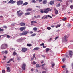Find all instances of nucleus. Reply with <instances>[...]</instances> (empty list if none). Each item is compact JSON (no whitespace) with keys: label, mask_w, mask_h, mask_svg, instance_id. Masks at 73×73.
<instances>
[{"label":"nucleus","mask_w":73,"mask_h":73,"mask_svg":"<svg viewBox=\"0 0 73 73\" xmlns=\"http://www.w3.org/2000/svg\"><path fill=\"white\" fill-rule=\"evenodd\" d=\"M69 56L70 57H72L73 56V52L71 51H69Z\"/></svg>","instance_id":"9d476101"},{"label":"nucleus","mask_w":73,"mask_h":73,"mask_svg":"<svg viewBox=\"0 0 73 73\" xmlns=\"http://www.w3.org/2000/svg\"><path fill=\"white\" fill-rule=\"evenodd\" d=\"M25 66H26V64L25 63H23L22 64V69L25 70Z\"/></svg>","instance_id":"6e6552de"},{"label":"nucleus","mask_w":73,"mask_h":73,"mask_svg":"<svg viewBox=\"0 0 73 73\" xmlns=\"http://www.w3.org/2000/svg\"><path fill=\"white\" fill-rule=\"evenodd\" d=\"M33 33V32H32V31H31V32H30V33L31 34H32V33Z\"/></svg>","instance_id":"e2e57ef3"},{"label":"nucleus","mask_w":73,"mask_h":73,"mask_svg":"<svg viewBox=\"0 0 73 73\" xmlns=\"http://www.w3.org/2000/svg\"><path fill=\"white\" fill-rule=\"evenodd\" d=\"M4 28H7V27L6 26H4Z\"/></svg>","instance_id":"6e6d98bb"},{"label":"nucleus","mask_w":73,"mask_h":73,"mask_svg":"<svg viewBox=\"0 0 73 73\" xmlns=\"http://www.w3.org/2000/svg\"><path fill=\"white\" fill-rule=\"evenodd\" d=\"M60 5H61V4H60V3H59L56 5V7H60Z\"/></svg>","instance_id":"72a5a7b5"},{"label":"nucleus","mask_w":73,"mask_h":73,"mask_svg":"<svg viewBox=\"0 0 73 73\" xmlns=\"http://www.w3.org/2000/svg\"><path fill=\"white\" fill-rule=\"evenodd\" d=\"M48 17H50V18H52V16H51L48 15Z\"/></svg>","instance_id":"09e8293b"},{"label":"nucleus","mask_w":73,"mask_h":73,"mask_svg":"<svg viewBox=\"0 0 73 73\" xmlns=\"http://www.w3.org/2000/svg\"><path fill=\"white\" fill-rule=\"evenodd\" d=\"M27 50V48H23L21 50L22 52H26Z\"/></svg>","instance_id":"1a4fd4ad"},{"label":"nucleus","mask_w":73,"mask_h":73,"mask_svg":"<svg viewBox=\"0 0 73 73\" xmlns=\"http://www.w3.org/2000/svg\"><path fill=\"white\" fill-rule=\"evenodd\" d=\"M36 68H38V67H40V66H39V64H36Z\"/></svg>","instance_id":"4be33fe9"},{"label":"nucleus","mask_w":73,"mask_h":73,"mask_svg":"<svg viewBox=\"0 0 73 73\" xmlns=\"http://www.w3.org/2000/svg\"><path fill=\"white\" fill-rule=\"evenodd\" d=\"M26 38H19L18 39L17 41V42H21L22 41H23V40H25Z\"/></svg>","instance_id":"39448f33"},{"label":"nucleus","mask_w":73,"mask_h":73,"mask_svg":"<svg viewBox=\"0 0 73 73\" xmlns=\"http://www.w3.org/2000/svg\"><path fill=\"white\" fill-rule=\"evenodd\" d=\"M13 58H11L10 59V61H13Z\"/></svg>","instance_id":"603ef678"},{"label":"nucleus","mask_w":73,"mask_h":73,"mask_svg":"<svg viewBox=\"0 0 73 73\" xmlns=\"http://www.w3.org/2000/svg\"><path fill=\"white\" fill-rule=\"evenodd\" d=\"M58 10H56L55 11L56 15H57V14H58Z\"/></svg>","instance_id":"c756f323"},{"label":"nucleus","mask_w":73,"mask_h":73,"mask_svg":"<svg viewBox=\"0 0 73 73\" xmlns=\"http://www.w3.org/2000/svg\"><path fill=\"white\" fill-rule=\"evenodd\" d=\"M72 68H73V63L72 64Z\"/></svg>","instance_id":"774afa93"},{"label":"nucleus","mask_w":73,"mask_h":73,"mask_svg":"<svg viewBox=\"0 0 73 73\" xmlns=\"http://www.w3.org/2000/svg\"><path fill=\"white\" fill-rule=\"evenodd\" d=\"M36 18H40V16L38 15L37 16Z\"/></svg>","instance_id":"de8ad7c7"},{"label":"nucleus","mask_w":73,"mask_h":73,"mask_svg":"<svg viewBox=\"0 0 73 73\" xmlns=\"http://www.w3.org/2000/svg\"><path fill=\"white\" fill-rule=\"evenodd\" d=\"M0 31L1 32H3L4 31V29H1V28H0Z\"/></svg>","instance_id":"cd10ccee"},{"label":"nucleus","mask_w":73,"mask_h":73,"mask_svg":"<svg viewBox=\"0 0 73 73\" xmlns=\"http://www.w3.org/2000/svg\"><path fill=\"white\" fill-rule=\"evenodd\" d=\"M0 17L1 18H3V16H0Z\"/></svg>","instance_id":"0e129e2a"},{"label":"nucleus","mask_w":73,"mask_h":73,"mask_svg":"<svg viewBox=\"0 0 73 73\" xmlns=\"http://www.w3.org/2000/svg\"><path fill=\"white\" fill-rule=\"evenodd\" d=\"M30 13L31 12H30L26 13L25 14V16H28V15H29Z\"/></svg>","instance_id":"f3484780"},{"label":"nucleus","mask_w":73,"mask_h":73,"mask_svg":"<svg viewBox=\"0 0 73 73\" xmlns=\"http://www.w3.org/2000/svg\"><path fill=\"white\" fill-rule=\"evenodd\" d=\"M66 60V59H65V58H63L62 59V61L63 62H65V61Z\"/></svg>","instance_id":"58836bf2"},{"label":"nucleus","mask_w":73,"mask_h":73,"mask_svg":"<svg viewBox=\"0 0 73 73\" xmlns=\"http://www.w3.org/2000/svg\"><path fill=\"white\" fill-rule=\"evenodd\" d=\"M7 72H9L11 71V69L9 67H8L7 68Z\"/></svg>","instance_id":"4468645a"},{"label":"nucleus","mask_w":73,"mask_h":73,"mask_svg":"<svg viewBox=\"0 0 73 73\" xmlns=\"http://www.w3.org/2000/svg\"><path fill=\"white\" fill-rule=\"evenodd\" d=\"M36 55V54H34L33 55V58H35V56Z\"/></svg>","instance_id":"37998d69"},{"label":"nucleus","mask_w":73,"mask_h":73,"mask_svg":"<svg viewBox=\"0 0 73 73\" xmlns=\"http://www.w3.org/2000/svg\"><path fill=\"white\" fill-rule=\"evenodd\" d=\"M29 32L28 31H23V32L22 33H21L20 35L21 36L27 35L28 33Z\"/></svg>","instance_id":"423d86ee"},{"label":"nucleus","mask_w":73,"mask_h":73,"mask_svg":"<svg viewBox=\"0 0 73 73\" xmlns=\"http://www.w3.org/2000/svg\"><path fill=\"white\" fill-rule=\"evenodd\" d=\"M25 28H26V27H21L20 28V30L21 31H23V30H25Z\"/></svg>","instance_id":"9b49d317"},{"label":"nucleus","mask_w":73,"mask_h":73,"mask_svg":"<svg viewBox=\"0 0 73 73\" xmlns=\"http://www.w3.org/2000/svg\"><path fill=\"white\" fill-rule=\"evenodd\" d=\"M55 65V63H53L52 65V67H53V66H54Z\"/></svg>","instance_id":"ea45409f"},{"label":"nucleus","mask_w":73,"mask_h":73,"mask_svg":"<svg viewBox=\"0 0 73 73\" xmlns=\"http://www.w3.org/2000/svg\"><path fill=\"white\" fill-rule=\"evenodd\" d=\"M47 29H48V30H50V29H51V28L49 27H48L47 28Z\"/></svg>","instance_id":"f704fd0d"},{"label":"nucleus","mask_w":73,"mask_h":73,"mask_svg":"<svg viewBox=\"0 0 73 73\" xmlns=\"http://www.w3.org/2000/svg\"><path fill=\"white\" fill-rule=\"evenodd\" d=\"M42 73H46V71H43L42 72Z\"/></svg>","instance_id":"5fc2aeb1"},{"label":"nucleus","mask_w":73,"mask_h":73,"mask_svg":"<svg viewBox=\"0 0 73 73\" xmlns=\"http://www.w3.org/2000/svg\"><path fill=\"white\" fill-rule=\"evenodd\" d=\"M42 68L43 69H45V67H44V66H43L42 67Z\"/></svg>","instance_id":"680f3d73"},{"label":"nucleus","mask_w":73,"mask_h":73,"mask_svg":"<svg viewBox=\"0 0 73 73\" xmlns=\"http://www.w3.org/2000/svg\"><path fill=\"white\" fill-rule=\"evenodd\" d=\"M33 29L34 30V31H37V28L34 27L33 28Z\"/></svg>","instance_id":"5701e85b"},{"label":"nucleus","mask_w":73,"mask_h":73,"mask_svg":"<svg viewBox=\"0 0 73 73\" xmlns=\"http://www.w3.org/2000/svg\"><path fill=\"white\" fill-rule=\"evenodd\" d=\"M27 46H28L29 47H30L32 46V44H28L27 45Z\"/></svg>","instance_id":"aec40b11"},{"label":"nucleus","mask_w":73,"mask_h":73,"mask_svg":"<svg viewBox=\"0 0 73 73\" xmlns=\"http://www.w3.org/2000/svg\"><path fill=\"white\" fill-rule=\"evenodd\" d=\"M7 47H8V45L5 44H3L1 46V49H6L7 48Z\"/></svg>","instance_id":"f03ea898"},{"label":"nucleus","mask_w":73,"mask_h":73,"mask_svg":"<svg viewBox=\"0 0 73 73\" xmlns=\"http://www.w3.org/2000/svg\"><path fill=\"white\" fill-rule=\"evenodd\" d=\"M52 38H50L48 40V42H50V41H52Z\"/></svg>","instance_id":"393cba45"},{"label":"nucleus","mask_w":73,"mask_h":73,"mask_svg":"<svg viewBox=\"0 0 73 73\" xmlns=\"http://www.w3.org/2000/svg\"><path fill=\"white\" fill-rule=\"evenodd\" d=\"M10 62H11L10 60H9L7 62V63H8L9 64V63H10Z\"/></svg>","instance_id":"4d7b16f0"},{"label":"nucleus","mask_w":73,"mask_h":73,"mask_svg":"<svg viewBox=\"0 0 73 73\" xmlns=\"http://www.w3.org/2000/svg\"><path fill=\"white\" fill-rule=\"evenodd\" d=\"M16 13L18 16H21L23 14V12L22 11L19 10Z\"/></svg>","instance_id":"7ed1b4c3"},{"label":"nucleus","mask_w":73,"mask_h":73,"mask_svg":"<svg viewBox=\"0 0 73 73\" xmlns=\"http://www.w3.org/2000/svg\"><path fill=\"white\" fill-rule=\"evenodd\" d=\"M50 9V8H46V9H44V13H48V12H49V11H52V9Z\"/></svg>","instance_id":"0eeeda50"},{"label":"nucleus","mask_w":73,"mask_h":73,"mask_svg":"<svg viewBox=\"0 0 73 73\" xmlns=\"http://www.w3.org/2000/svg\"><path fill=\"white\" fill-rule=\"evenodd\" d=\"M66 67V66L64 65V66H62V68H65Z\"/></svg>","instance_id":"a18cd8bd"},{"label":"nucleus","mask_w":73,"mask_h":73,"mask_svg":"<svg viewBox=\"0 0 73 73\" xmlns=\"http://www.w3.org/2000/svg\"><path fill=\"white\" fill-rule=\"evenodd\" d=\"M58 27H60V26H61V24H60L59 25H58Z\"/></svg>","instance_id":"13d9d810"},{"label":"nucleus","mask_w":73,"mask_h":73,"mask_svg":"<svg viewBox=\"0 0 73 73\" xmlns=\"http://www.w3.org/2000/svg\"><path fill=\"white\" fill-rule=\"evenodd\" d=\"M2 73H5V70H3L2 71Z\"/></svg>","instance_id":"c03bdc74"},{"label":"nucleus","mask_w":73,"mask_h":73,"mask_svg":"<svg viewBox=\"0 0 73 73\" xmlns=\"http://www.w3.org/2000/svg\"><path fill=\"white\" fill-rule=\"evenodd\" d=\"M40 46H42V45L43 46V45H44V43H42V44H40Z\"/></svg>","instance_id":"3c124183"},{"label":"nucleus","mask_w":73,"mask_h":73,"mask_svg":"<svg viewBox=\"0 0 73 73\" xmlns=\"http://www.w3.org/2000/svg\"><path fill=\"white\" fill-rule=\"evenodd\" d=\"M58 38V37H55V40H57V38Z\"/></svg>","instance_id":"8fccbe9b"},{"label":"nucleus","mask_w":73,"mask_h":73,"mask_svg":"<svg viewBox=\"0 0 73 73\" xmlns=\"http://www.w3.org/2000/svg\"><path fill=\"white\" fill-rule=\"evenodd\" d=\"M70 8H71V9H73V6L72 5H71L70 6Z\"/></svg>","instance_id":"e433bc0d"},{"label":"nucleus","mask_w":73,"mask_h":73,"mask_svg":"<svg viewBox=\"0 0 73 73\" xmlns=\"http://www.w3.org/2000/svg\"><path fill=\"white\" fill-rule=\"evenodd\" d=\"M6 35H7V34H4V35H1V36H6Z\"/></svg>","instance_id":"864d4df0"},{"label":"nucleus","mask_w":73,"mask_h":73,"mask_svg":"<svg viewBox=\"0 0 73 73\" xmlns=\"http://www.w3.org/2000/svg\"><path fill=\"white\" fill-rule=\"evenodd\" d=\"M6 36H7V38H10V36L7 35H6Z\"/></svg>","instance_id":"79ce46f5"},{"label":"nucleus","mask_w":73,"mask_h":73,"mask_svg":"<svg viewBox=\"0 0 73 73\" xmlns=\"http://www.w3.org/2000/svg\"><path fill=\"white\" fill-rule=\"evenodd\" d=\"M54 1H52L50 2V4L51 5L54 4Z\"/></svg>","instance_id":"dca6fc26"},{"label":"nucleus","mask_w":73,"mask_h":73,"mask_svg":"<svg viewBox=\"0 0 73 73\" xmlns=\"http://www.w3.org/2000/svg\"><path fill=\"white\" fill-rule=\"evenodd\" d=\"M67 18L66 17H65L64 19H62V20L63 21H65L66 20Z\"/></svg>","instance_id":"2f4dec72"},{"label":"nucleus","mask_w":73,"mask_h":73,"mask_svg":"<svg viewBox=\"0 0 73 73\" xmlns=\"http://www.w3.org/2000/svg\"><path fill=\"white\" fill-rule=\"evenodd\" d=\"M36 34H33L31 35V36L34 37V36H36Z\"/></svg>","instance_id":"bb28decb"},{"label":"nucleus","mask_w":73,"mask_h":73,"mask_svg":"<svg viewBox=\"0 0 73 73\" xmlns=\"http://www.w3.org/2000/svg\"><path fill=\"white\" fill-rule=\"evenodd\" d=\"M69 72V71H68V70H67L66 71V73H68Z\"/></svg>","instance_id":"338daca9"},{"label":"nucleus","mask_w":73,"mask_h":73,"mask_svg":"<svg viewBox=\"0 0 73 73\" xmlns=\"http://www.w3.org/2000/svg\"><path fill=\"white\" fill-rule=\"evenodd\" d=\"M40 12L42 13H44V10H42L40 11Z\"/></svg>","instance_id":"a19ab883"},{"label":"nucleus","mask_w":73,"mask_h":73,"mask_svg":"<svg viewBox=\"0 0 73 73\" xmlns=\"http://www.w3.org/2000/svg\"><path fill=\"white\" fill-rule=\"evenodd\" d=\"M31 2L33 3H36V2L35 1V0H32Z\"/></svg>","instance_id":"b1692460"},{"label":"nucleus","mask_w":73,"mask_h":73,"mask_svg":"<svg viewBox=\"0 0 73 73\" xmlns=\"http://www.w3.org/2000/svg\"><path fill=\"white\" fill-rule=\"evenodd\" d=\"M43 47L44 48H45L46 47V46H44V45L43 46Z\"/></svg>","instance_id":"052dcab7"},{"label":"nucleus","mask_w":73,"mask_h":73,"mask_svg":"<svg viewBox=\"0 0 73 73\" xmlns=\"http://www.w3.org/2000/svg\"><path fill=\"white\" fill-rule=\"evenodd\" d=\"M13 0H10V1H9L8 3H12V2L13 1Z\"/></svg>","instance_id":"c85d7f7f"},{"label":"nucleus","mask_w":73,"mask_h":73,"mask_svg":"<svg viewBox=\"0 0 73 73\" xmlns=\"http://www.w3.org/2000/svg\"><path fill=\"white\" fill-rule=\"evenodd\" d=\"M16 52L15 51H14L13 53V54L14 56H15V55H16Z\"/></svg>","instance_id":"4c0bfd02"},{"label":"nucleus","mask_w":73,"mask_h":73,"mask_svg":"<svg viewBox=\"0 0 73 73\" xmlns=\"http://www.w3.org/2000/svg\"><path fill=\"white\" fill-rule=\"evenodd\" d=\"M32 9H31V8H28V9H27L26 10V11H27V12H31L32 11Z\"/></svg>","instance_id":"ddd939ff"},{"label":"nucleus","mask_w":73,"mask_h":73,"mask_svg":"<svg viewBox=\"0 0 73 73\" xmlns=\"http://www.w3.org/2000/svg\"><path fill=\"white\" fill-rule=\"evenodd\" d=\"M43 4H46L47 3V0H44L43 1Z\"/></svg>","instance_id":"2eb2a0df"},{"label":"nucleus","mask_w":73,"mask_h":73,"mask_svg":"<svg viewBox=\"0 0 73 73\" xmlns=\"http://www.w3.org/2000/svg\"><path fill=\"white\" fill-rule=\"evenodd\" d=\"M39 47H37L33 49V50L35 51V50H38V49H39Z\"/></svg>","instance_id":"a211bd4d"},{"label":"nucleus","mask_w":73,"mask_h":73,"mask_svg":"<svg viewBox=\"0 0 73 73\" xmlns=\"http://www.w3.org/2000/svg\"><path fill=\"white\" fill-rule=\"evenodd\" d=\"M33 63H31V64H32V65H35V64H36V62L35 61H33Z\"/></svg>","instance_id":"c9c22d12"},{"label":"nucleus","mask_w":73,"mask_h":73,"mask_svg":"<svg viewBox=\"0 0 73 73\" xmlns=\"http://www.w3.org/2000/svg\"><path fill=\"white\" fill-rule=\"evenodd\" d=\"M16 1H13V2H12L11 4H15V3H16Z\"/></svg>","instance_id":"7c9ffc66"},{"label":"nucleus","mask_w":73,"mask_h":73,"mask_svg":"<svg viewBox=\"0 0 73 73\" xmlns=\"http://www.w3.org/2000/svg\"><path fill=\"white\" fill-rule=\"evenodd\" d=\"M4 53H5V54H7V53H8V52L7 51H5L4 52Z\"/></svg>","instance_id":"49530a36"},{"label":"nucleus","mask_w":73,"mask_h":73,"mask_svg":"<svg viewBox=\"0 0 73 73\" xmlns=\"http://www.w3.org/2000/svg\"><path fill=\"white\" fill-rule=\"evenodd\" d=\"M68 27L69 28H70V27H71V25L70 24H68Z\"/></svg>","instance_id":"473e14b6"},{"label":"nucleus","mask_w":73,"mask_h":73,"mask_svg":"<svg viewBox=\"0 0 73 73\" xmlns=\"http://www.w3.org/2000/svg\"><path fill=\"white\" fill-rule=\"evenodd\" d=\"M17 5L18 6H19L20 5H22L23 4V1L21 0H19L17 2Z\"/></svg>","instance_id":"20e7f679"},{"label":"nucleus","mask_w":73,"mask_h":73,"mask_svg":"<svg viewBox=\"0 0 73 73\" xmlns=\"http://www.w3.org/2000/svg\"><path fill=\"white\" fill-rule=\"evenodd\" d=\"M20 25H21V26H24V25H25V23L22 22L20 23Z\"/></svg>","instance_id":"f8f14e48"},{"label":"nucleus","mask_w":73,"mask_h":73,"mask_svg":"<svg viewBox=\"0 0 73 73\" xmlns=\"http://www.w3.org/2000/svg\"><path fill=\"white\" fill-rule=\"evenodd\" d=\"M51 27H52V28H54V25H52L51 26Z\"/></svg>","instance_id":"69168bd1"},{"label":"nucleus","mask_w":73,"mask_h":73,"mask_svg":"<svg viewBox=\"0 0 73 73\" xmlns=\"http://www.w3.org/2000/svg\"><path fill=\"white\" fill-rule=\"evenodd\" d=\"M46 53H48V52H49V51L50 50V49L48 48H47L46 49Z\"/></svg>","instance_id":"6ab92c4d"},{"label":"nucleus","mask_w":73,"mask_h":73,"mask_svg":"<svg viewBox=\"0 0 73 73\" xmlns=\"http://www.w3.org/2000/svg\"><path fill=\"white\" fill-rule=\"evenodd\" d=\"M34 58H32L31 59V60H32H32H33V59H34Z\"/></svg>","instance_id":"bf43d9fd"},{"label":"nucleus","mask_w":73,"mask_h":73,"mask_svg":"<svg viewBox=\"0 0 73 73\" xmlns=\"http://www.w3.org/2000/svg\"><path fill=\"white\" fill-rule=\"evenodd\" d=\"M28 4V2H26L25 3H24L23 4V5H27V4Z\"/></svg>","instance_id":"412c9836"},{"label":"nucleus","mask_w":73,"mask_h":73,"mask_svg":"<svg viewBox=\"0 0 73 73\" xmlns=\"http://www.w3.org/2000/svg\"><path fill=\"white\" fill-rule=\"evenodd\" d=\"M21 58V57H18L17 59V60L18 61H20V59Z\"/></svg>","instance_id":"a878e982"},{"label":"nucleus","mask_w":73,"mask_h":73,"mask_svg":"<svg viewBox=\"0 0 73 73\" xmlns=\"http://www.w3.org/2000/svg\"><path fill=\"white\" fill-rule=\"evenodd\" d=\"M69 34H67V35H66L63 38V41L64 42H66L67 41V39L69 37Z\"/></svg>","instance_id":"f257e3e1"}]
</instances>
